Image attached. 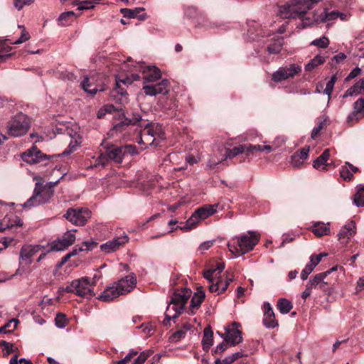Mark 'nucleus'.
<instances>
[{"instance_id": "nucleus-1", "label": "nucleus", "mask_w": 364, "mask_h": 364, "mask_svg": "<svg viewBox=\"0 0 364 364\" xmlns=\"http://www.w3.org/2000/svg\"><path fill=\"white\" fill-rule=\"evenodd\" d=\"M141 72L144 79L143 90L146 95L155 96L158 94H166L168 92V81L163 80L155 85H149V82H154L161 77L160 70L156 66H143Z\"/></svg>"}, {"instance_id": "nucleus-2", "label": "nucleus", "mask_w": 364, "mask_h": 364, "mask_svg": "<svg viewBox=\"0 0 364 364\" xmlns=\"http://www.w3.org/2000/svg\"><path fill=\"white\" fill-rule=\"evenodd\" d=\"M192 291L188 288H183L176 291L166 308L164 324L169 325L171 320L176 318L183 311L185 306L191 296Z\"/></svg>"}, {"instance_id": "nucleus-3", "label": "nucleus", "mask_w": 364, "mask_h": 364, "mask_svg": "<svg viewBox=\"0 0 364 364\" xmlns=\"http://www.w3.org/2000/svg\"><path fill=\"white\" fill-rule=\"evenodd\" d=\"M260 239V234L255 231H248L228 244L229 251L236 257L252 250Z\"/></svg>"}, {"instance_id": "nucleus-4", "label": "nucleus", "mask_w": 364, "mask_h": 364, "mask_svg": "<svg viewBox=\"0 0 364 364\" xmlns=\"http://www.w3.org/2000/svg\"><path fill=\"white\" fill-rule=\"evenodd\" d=\"M225 269L223 263H218L215 268H211L204 272V277L209 282V290L210 292L217 294H223L227 289L232 279L223 280L220 276V273Z\"/></svg>"}, {"instance_id": "nucleus-5", "label": "nucleus", "mask_w": 364, "mask_h": 364, "mask_svg": "<svg viewBox=\"0 0 364 364\" xmlns=\"http://www.w3.org/2000/svg\"><path fill=\"white\" fill-rule=\"evenodd\" d=\"M321 0H291L280 8L284 18H301L306 13Z\"/></svg>"}, {"instance_id": "nucleus-6", "label": "nucleus", "mask_w": 364, "mask_h": 364, "mask_svg": "<svg viewBox=\"0 0 364 364\" xmlns=\"http://www.w3.org/2000/svg\"><path fill=\"white\" fill-rule=\"evenodd\" d=\"M136 154V148L132 145H126L117 146L112 145L108 147L105 153L101 154L97 159V164L105 166L108 160H112L114 163L120 164L123 159L129 155L132 156Z\"/></svg>"}, {"instance_id": "nucleus-7", "label": "nucleus", "mask_w": 364, "mask_h": 364, "mask_svg": "<svg viewBox=\"0 0 364 364\" xmlns=\"http://www.w3.org/2000/svg\"><path fill=\"white\" fill-rule=\"evenodd\" d=\"M95 282L87 277H82L80 279L73 280L68 284L65 291L69 293L87 299L92 298L95 296L94 287Z\"/></svg>"}, {"instance_id": "nucleus-8", "label": "nucleus", "mask_w": 364, "mask_h": 364, "mask_svg": "<svg viewBox=\"0 0 364 364\" xmlns=\"http://www.w3.org/2000/svg\"><path fill=\"white\" fill-rule=\"evenodd\" d=\"M31 124V119L25 114L19 112L7 122V133L14 137L21 136L28 132Z\"/></svg>"}, {"instance_id": "nucleus-9", "label": "nucleus", "mask_w": 364, "mask_h": 364, "mask_svg": "<svg viewBox=\"0 0 364 364\" xmlns=\"http://www.w3.org/2000/svg\"><path fill=\"white\" fill-rule=\"evenodd\" d=\"M141 126H144V129L137 139L139 144L147 146L152 145L157 138L162 137L163 130L159 124H141Z\"/></svg>"}, {"instance_id": "nucleus-10", "label": "nucleus", "mask_w": 364, "mask_h": 364, "mask_svg": "<svg viewBox=\"0 0 364 364\" xmlns=\"http://www.w3.org/2000/svg\"><path fill=\"white\" fill-rule=\"evenodd\" d=\"M132 79L126 77L124 79H116L115 87L111 92V97L114 100L124 104L127 102V91L125 87L130 85L134 80H138L140 77L138 74L132 75Z\"/></svg>"}, {"instance_id": "nucleus-11", "label": "nucleus", "mask_w": 364, "mask_h": 364, "mask_svg": "<svg viewBox=\"0 0 364 364\" xmlns=\"http://www.w3.org/2000/svg\"><path fill=\"white\" fill-rule=\"evenodd\" d=\"M91 216L87 208H69L64 217L75 225H84Z\"/></svg>"}, {"instance_id": "nucleus-12", "label": "nucleus", "mask_w": 364, "mask_h": 364, "mask_svg": "<svg viewBox=\"0 0 364 364\" xmlns=\"http://www.w3.org/2000/svg\"><path fill=\"white\" fill-rule=\"evenodd\" d=\"M301 71V67L296 64H290L289 65L279 68L272 75L273 80L280 82L294 77Z\"/></svg>"}, {"instance_id": "nucleus-13", "label": "nucleus", "mask_w": 364, "mask_h": 364, "mask_svg": "<svg viewBox=\"0 0 364 364\" xmlns=\"http://www.w3.org/2000/svg\"><path fill=\"white\" fill-rule=\"evenodd\" d=\"M240 324L237 322H232L230 325L225 327V341L230 346H235L242 341V332L239 329Z\"/></svg>"}, {"instance_id": "nucleus-14", "label": "nucleus", "mask_w": 364, "mask_h": 364, "mask_svg": "<svg viewBox=\"0 0 364 364\" xmlns=\"http://www.w3.org/2000/svg\"><path fill=\"white\" fill-rule=\"evenodd\" d=\"M75 240V235L73 231H68L61 237L55 240L51 246L53 251H62L73 244Z\"/></svg>"}, {"instance_id": "nucleus-15", "label": "nucleus", "mask_w": 364, "mask_h": 364, "mask_svg": "<svg viewBox=\"0 0 364 364\" xmlns=\"http://www.w3.org/2000/svg\"><path fill=\"white\" fill-rule=\"evenodd\" d=\"M128 236L127 235H123L102 244L100 245V249L103 252L109 254L119 250L122 246L128 242Z\"/></svg>"}, {"instance_id": "nucleus-16", "label": "nucleus", "mask_w": 364, "mask_h": 364, "mask_svg": "<svg viewBox=\"0 0 364 364\" xmlns=\"http://www.w3.org/2000/svg\"><path fill=\"white\" fill-rule=\"evenodd\" d=\"M356 233V225L353 220L347 222L338 233V237L340 242L346 245L350 239Z\"/></svg>"}, {"instance_id": "nucleus-17", "label": "nucleus", "mask_w": 364, "mask_h": 364, "mask_svg": "<svg viewBox=\"0 0 364 364\" xmlns=\"http://www.w3.org/2000/svg\"><path fill=\"white\" fill-rule=\"evenodd\" d=\"M41 250L40 245H23L20 251V263L30 264L32 262L31 258Z\"/></svg>"}, {"instance_id": "nucleus-18", "label": "nucleus", "mask_w": 364, "mask_h": 364, "mask_svg": "<svg viewBox=\"0 0 364 364\" xmlns=\"http://www.w3.org/2000/svg\"><path fill=\"white\" fill-rule=\"evenodd\" d=\"M21 157L25 162L34 164L42 161L46 158V155L43 154L36 146H33L25 151Z\"/></svg>"}, {"instance_id": "nucleus-19", "label": "nucleus", "mask_w": 364, "mask_h": 364, "mask_svg": "<svg viewBox=\"0 0 364 364\" xmlns=\"http://www.w3.org/2000/svg\"><path fill=\"white\" fill-rule=\"evenodd\" d=\"M114 284L117 286V289L122 295L129 292L134 288L136 284V279L133 274L128 275Z\"/></svg>"}, {"instance_id": "nucleus-20", "label": "nucleus", "mask_w": 364, "mask_h": 364, "mask_svg": "<svg viewBox=\"0 0 364 364\" xmlns=\"http://www.w3.org/2000/svg\"><path fill=\"white\" fill-rule=\"evenodd\" d=\"M264 318L263 323L267 328H274L278 326V322L275 318L273 309L268 302L264 303Z\"/></svg>"}, {"instance_id": "nucleus-21", "label": "nucleus", "mask_w": 364, "mask_h": 364, "mask_svg": "<svg viewBox=\"0 0 364 364\" xmlns=\"http://www.w3.org/2000/svg\"><path fill=\"white\" fill-rule=\"evenodd\" d=\"M35 189H38V198L41 205L48 203L53 195L50 187L43 186L40 183H36Z\"/></svg>"}, {"instance_id": "nucleus-22", "label": "nucleus", "mask_w": 364, "mask_h": 364, "mask_svg": "<svg viewBox=\"0 0 364 364\" xmlns=\"http://www.w3.org/2000/svg\"><path fill=\"white\" fill-rule=\"evenodd\" d=\"M122 295L115 284L107 287L99 296L98 299L105 302H109Z\"/></svg>"}, {"instance_id": "nucleus-23", "label": "nucleus", "mask_w": 364, "mask_h": 364, "mask_svg": "<svg viewBox=\"0 0 364 364\" xmlns=\"http://www.w3.org/2000/svg\"><path fill=\"white\" fill-rule=\"evenodd\" d=\"M23 225L22 220L15 215H10L5 217L0 224V230L4 231L6 229L14 227H21Z\"/></svg>"}, {"instance_id": "nucleus-24", "label": "nucleus", "mask_w": 364, "mask_h": 364, "mask_svg": "<svg viewBox=\"0 0 364 364\" xmlns=\"http://www.w3.org/2000/svg\"><path fill=\"white\" fill-rule=\"evenodd\" d=\"M205 292L201 287L197 289V291L191 298L189 306V312L194 314L196 311L200 306L202 301L205 298Z\"/></svg>"}, {"instance_id": "nucleus-25", "label": "nucleus", "mask_w": 364, "mask_h": 364, "mask_svg": "<svg viewBox=\"0 0 364 364\" xmlns=\"http://www.w3.org/2000/svg\"><path fill=\"white\" fill-rule=\"evenodd\" d=\"M364 116V99H358L353 105V112L348 117V121H358Z\"/></svg>"}, {"instance_id": "nucleus-26", "label": "nucleus", "mask_w": 364, "mask_h": 364, "mask_svg": "<svg viewBox=\"0 0 364 364\" xmlns=\"http://www.w3.org/2000/svg\"><path fill=\"white\" fill-rule=\"evenodd\" d=\"M309 147L305 146L299 151L294 153L291 156V164L294 167H299L304 161L308 158Z\"/></svg>"}, {"instance_id": "nucleus-27", "label": "nucleus", "mask_w": 364, "mask_h": 364, "mask_svg": "<svg viewBox=\"0 0 364 364\" xmlns=\"http://www.w3.org/2000/svg\"><path fill=\"white\" fill-rule=\"evenodd\" d=\"M330 156V150L326 149L323 151L321 156H319L316 160L314 161L313 166L319 171H323L326 169L328 164H326Z\"/></svg>"}, {"instance_id": "nucleus-28", "label": "nucleus", "mask_w": 364, "mask_h": 364, "mask_svg": "<svg viewBox=\"0 0 364 364\" xmlns=\"http://www.w3.org/2000/svg\"><path fill=\"white\" fill-rule=\"evenodd\" d=\"M217 204L205 205L201 208H198L195 212L197 213L200 220H203L215 214L217 211Z\"/></svg>"}, {"instance_id": "nucleus-29", "label": "nucleus", "mask_w": 364, "mask_h": 364, "mask_svg": "<svg viewBox=\"0 0 364 364\" xmlns=\"http://www.w3.org/2000/svg\"><path fill=\"white\" fill-rule=\"evenodd\" d=\"M226 159L225 154L218 151L210 156L207 162V168L208 170H213L218 164H221Z\"/></svg>"}, {"instance_id": "nucleus-30", "label": "nucleus", "mask_w": 364, "mask_h": 364, "mask_svg": "<svg viewBox=\"0 0 364 364\" xmlns=\"http://www.w3.org/2000/svg\"><path fill=\"white\" fill-rule=\"evenodd\" d=\"M337 18L338 11H328L327 10H325L319 16L316 13L314 14V21L316 23H328Z\"/></svg>"}, {"instance_id": "nucleus-31", "label": "nucleus", "mask_w": 364, "mask_h": 364, "mask_svg": "<svg viewBox=\"0 0 364 364\" xmlns=\"http://www.w3.org/2000/svg\"><path fill=\"white\" fill-rule=\"evenodd\" d=\"M363 93H364V77L353 86L348 88L343 95V97L356 96Z\"/></svg>"}, {"instance_id": "nucleus-32", "label": "nucleus", "mask_w": 364, "mask_h": 364, "mask_svg": "<svg viewBox=\"0 0 364 364\" xmlns=\"http://www.w3.org/2000/svg\"><path fill=\"white\" fill-rule=\"evenodd\" d=\"M330 223H324L321 222L316 223L313 228V232L318 237L329 235L330 233Z\"/></svg>"}, {"instance_id": "nucleus-33", "label": "nucleus", "mask_w": 364, "mask_h": 364, "mask_svg": "<svg viewBox=\"0 0 364 364\" xmlns=\"http://www.w3.org/2000/svg\"><path fill=\"white\" fill-rule=\"evenodd\" d=\"M92 81V78L85 77L82 82V87L86 92L95 95L97 91H103L105 90L102 87H97L96 85H94Z\"/></svg>"}, {"instance_id": "nucleus-34", "label": "nucleus", "mask_w": 364, "mask_h": 364, "mask_svg": "<svg viewBox=\"0 0 364 364\" xmlns=\"http://www.w3.org/2000/svg\"><path fill=\"white\" fill-rule=\"evenodd\" d=\"M197 213L194 212L192 215L186 220L185 225L178 226L180 230L183 231H188L196 228L200 222Z\"/></svg>"}, {"instance_id": "nucleus-35", "label": "nucleus", "mask_w": 364, "mask_h": 364, "mask_svg": "<svg viewBox=\"0 0 364 364\" xmlns=\"http://www.w3.org/2000/svg\"><path fill=\"white\" fill-rule=\"evenodd\" d=\"M264 34L263 28H261L257 23H254L250 26L248 29V36L252 41L259 40Z\"/></svg>"}, {"instance_id": "nucleus-36", "label": "nucleus", "mask_w": 364, "mask_h": 364, "mask_svg": "<svg viewBox=\"0 0 364 364\" xmlns=\"http://www.w3.org/2000/svg\"><path fill=\"white\" fill-rule=\"evenodd\" d=\"M192 325L188 323H185L180 329L176 331L171 337L170 340L171 342H178L181 338H184L187 331L191 330Z\"/></svg>"}, {"instance_id": "nucleus-37", "label": "nucleus", "mask_w": 364, "mask_h": 364, "mask_svg": "<svg viewBox=\"0 0 364 364\" xmlns=\"http://www.w3.org/2000/svg\"><path fill=\"white\" fill-rule=\"evenodd\" d=\"M358 171V168L350 164L348 162L345 164L341 170V176L344 180H350L354 173Z\"/></svg>"}, {"instance_id": "nucleus-38", "label": "nucleus", "mask_w": 364, "mask_h": 364, "mask_svg": "<svg viewBox=\"0 0 364 364\" xmlns=\"http://www.w3.org/2000/svg\"><path fill=\"white\" fill-rule=\"evenodd\" d=\"M246 149V144H240L238 146L234 147L233 149H226L225 154L227 159L233 158L241 154H245L247 156Z\"/></svg>"}, {"instance_id": "nucleus-39", "label": "nucleus", "mask_w": 364, "mask_h": 364, "mask_svg": "<svg viewBox=\"0 0 364 364\" xmlns=\"http://www.w3.org/2000/svg\"><path fill=\"white\" fill-rule=\"evenodd\" d=\"M213 331L210 327L205 328L202 343L203 348H209L213 345Z\"/></svg>"}, {"instance_id": "nucleus-40", "label": "nucleus", "mask_w": 364, "mask_h": 364, "mask_svg": "<svg viewBox=\"0 0 364 364\" xmlns=\"http://www.w3.org/2000/svg\"><path fill=\"white\" fill-rule=\"evenodd\" d=\"M324 62L325 58L320 55H317L305 65V70L306 71H311Z\"/></svg>"}, {"instance_id": "nucleus-41", "label": "nucleus", "mask_w": 364, "mask_h": 364, "mask_svg": "<svg viewBox=\"0 0 364 364\" xmlns=\"http://www.w3.org/2000/svg\"><path fill=\"white\" fill-rule=\"evenodd\" d=\"M277 306L280 313L283 314H288L292 309L291 303L286 299H279Z\"/></svg>"}, {"instance_id": "nucleus-42", "label": "nucleus", "mask_w": 364, "mask_h": 364, "mask_svg": "<svg viewBox=\"0 0 364 364\" xmlns=\"http://www.w3.org/2000/svg\"><path fill=\"white\" fill-rule=\"evenodd\" d=\"M283 45V38L279 37L274 41L269 44L267 47V50L271 54H276L280 52Z\"/></svg>"}, {"instance_id": "nucleus-43", "label": "nucleus", "mask_w": 364, "mask_h": 364, "mask_svg": "<svg viewBox=\"0 0 364 364\" xmlns=\"http://www.w3.org/2000/svg\"><path fill=\"white\" fill-rule=\"evenodd\" d=\"M41 203L38 198V189H34L32 196L24 203L22 206L23 208H31L40 205Z\"/></svg>"}, {"instance_id": "nucleus-44", "label": "nucleus", "mask_w": 364, "mask_h": 364, "mask_svg": "<svg viewBox=\"0 0 364 364\" xmlns=\"http://www.w3.org/2000/svg\"><path fill=\"white\" fill-rule=\"evenodd\" d=\"M353 203L358 207L364 206V186L358 188L354 196Z\"/></svg>"}, {"instance_id": "nucleus-45", "label": "nucleus", "mask_w": 364, "mask_h": 364, "mask_svg": "<svg viewBox=\"0 0 364 364\" xmlns=\"http://www.w3.org/2000/svg\"><path fill=\"white\" fill-rule=\"evenodd\" d=\"M337 80L336 75H333L330 79V80L327 82L326 88L323 92L328 95V102L331 100V95L333 90L334 85Z\"/></svg>"}, {"instance_id": "nucleus-46", "label": "nucleus", "mask_w": 364, "mask_h": 364, "mask_svg": "<svg viewBox=\"0 0 364 364\" xmlns=\"http://www.w3.org/2000/svg\"><path fill=\"white\" fill-rule=\"evenodd\" d=\"M247 156H256L257 152H262V145H253L251 144H246Z\"/></svg>"}, {"instance_id": "nucleus-47", "label": "nucleus", "mask_w": 364, "mask_h": 364, "mask_svg": "<svg viewBox=\"0 0 364 364\" xmlns=\"http://www.w3.org/2000/svg\"><path fill=\"white\" fill-rule=\"evenodd\" d=\"M311 45L320 48H326L329 45V40L327 37L323 36L311 41Z\"/></svg>"}, {"instance_id": "nucleus-48", "label": "nucleus", "mask_w": 364, "mask_h": 364, "mask_svg": "<svg viewBox=\"0 0 364 364\" xmlns=\"http://www.w3.org/2000/svg\"><path fill=\"white\" fill-rule=\"evenodd\" d=\"M144 10V8H136L134 9H122V13L125 17L128 18H136L138 16L139 13Z\"/></svg>"}, {"instance_id": "nucleus-49", "label": "nucleus", "mask_w": 364, "mask_h": 364, "mask_svg": "<svg viewBox=\"0 0 364 364\" xmlns=\"http://www.w3.org/2000/svg\"><path fill=\"white\" fill-rule=\"evenodd\" d=\"M330 274V271H326L325 272L319 273L316 274L314 278L310 280L314 284V289H317L319 286V283L321 282L322 279H326L328 274Z\"/></svg>"}, {"instance_id": "nucleus-50", "label": "nucleus", "mask_w": 364, "mask_h": 364, "mask_svg": "<svg viewBox=\"0 0 364 364\" xmlns=\"http://www.w3.org/2000/svg\"><path fill=\"white\" fill-rule=\"evenodd\" d=\"M153 353L151 350L143 351L134 360L133 364H144L147 358Z\"/></svg>"}, {"instance_id": "nucleus-51", "label": "nucleus", "mask_w": 364, "mask_h": 364, "mask_svg": "<svg viewBox=\"0 0 364 364\" xmlns=\"http://www.w3.org/2000/svg\"><path fill=\"white\" fill-rule=\"evenodd\" d=\"M55 326L58 328H65L67 324V319L65 314H58L55 318Z\"/></svg>"}, {"instance_id": "nucleus-52", "label": "nucleus", "mask_w": 364, "mask_h": 364, "mask_svg": "<svg viewBox=\"0 0 364 364\" xmlns=\"http://www.w3.org/2000/svg\"><path fill=\"white\" fill-rule=\"evenodd\" d=\"M326 256H327L326 253H320L318 255H312L310 257V261L308 264H310L314 268H315V267H316L319 264L321 259Z\"/></svg>"}, {"instance_id": "nucleus-53", "label": "nucleus", "mask_w": 364, "mask_h": 364, "mask_svg": "<svg viewBox=\"0 0 364 364\" xmlns=\"http://www.w3.org/2000/svg\"><path fill=\"white\" fill-rule=\"evenodd\" d=\"M304 16H303L301 18H299L301 21V23L299 25L297 26L298 28H306L309 26H312L314 23H317L315 21H314V17L313 18H311L309 17H304Z\"/></svg>"}, {"instance_id": "nucleus-54", "label": "nucleus", "mask_w": 364, "mask_h": 364, "mask_svg": "<svg viewBox=\"0 0 364 364\" xmlns=\"http://www.w3.org/2000/svg\"><path fill=\"white\" fill-rule=\"evenodd\" d=\"M0 346L4 350H6V354L15 352L17 350V348L14 345V343L5 341H0Z\"/></svg>"}, {"instance_id": "nucleus-55", "label": "nucleus", "mask_w": 364, "mask_h": 364, "mask_svg": "<svg viewBox=\"0 0 364 364\" xmlns=\"http://www.w3.org/2000/svg\"><path fill=\"white\" fill-rule=\"evenodd\" d=\"M326 119H325L323 121L319 122L318 123V125L313 129L312 132H311V137L313 139L317 137L319 135L320 132L323 129L324 125L326 124Z\"/></svg>"}, {"instance_id": "nucleus-56", "label": "nucleus", "mask_w": 364, "mask_h": 364, "mask_svg": "<svg viewBox=\"0 0 364 364\" xmlns=\"http://www.w3.org/2000/svg\"><path fill=\"white\" fill-rule=\"evenodd\" d=\"M314 269V268L310 264H307L301 271V279L302 280H306L309 275L313 272Z\"/></svg>"}, {"instance_id": "nucleus-57", "label": "nucleus", "mask_w": 364, "mask_h": 364, "mask_svg": "<svg viewBox=\"0 0 364 364\" xmlns=\"http://www.w3.org/2000/svg\"><path fill=\"white\" fill-rule=\"evenodd\" d=\"M97 245V243L92 241L83 242L82 246L79 248L80 251H89L93 250Z\"/></svg>"}, {"instance_id": "nucleus-58", "label": "nucleus", "mask_w": 364, "mask_h": 364, "mask_svg": "<svg viewBox=\"0 0 364 364\" xmlns=\"http://www.w3.org/2000/svg\"><path fill=\"white\" fill-rule=\"evenodd\" d=\"M30 38V35L28 32H27L26 30H23L21 35L20 38L16 40V41L11 43V44L17 45L23 43L26 41H27Z\"/></svg>"}, {"instance_id": "nucleus-59", "label": "nucleus", "mask_w": 364, "mask_h": 364, "mask_svg": "<svg viewBox=\"0 0 364 364\" xmlns=\"http://www.w3.org/2000/svg\"><path fill=\"white\" fill-rule=\"evenodd\" d=\"M8 39H0V53H9L11 50V46L7 44Z\"/></svg>"}, {"instance_id": "nucleus-60", "label": "nucleus", "mask_w": 364, "mask_h": 364, "mask_svg": "<svg viewBox=\"0 0 364 364\" xmlns=\"http://www.w3.org/2000/svg\"><path fill=\"white\" fill-rule=\"evenodd\" d=\"M33 0H14V6L21 10L25 5L32 3Z\"/></svg>"}, {"instance_id": "nucleus-61", "label": "nucleus", "mask_w": 364, "mask_h": 364, "mask_svg": "<svg viewBox=\"0 0 364 364\" xmlns=\"http://www.w3.org/2000/svg\"><path fill=\"white\" fill-rule=\"evenodd\" d=\"M75 13L73 11H67L61 14L58 18V21L60 22L62 26H65L66 23H63V21H66L69 17L74 16Z\"/></svg>"}, {"instance_id": "nucleus-62", "label": "nucleus", "mask_w": 364, "mask_h": 364, "mask_svg": "<svg viewBox=\"0 0 364 364\" xmlns=\"http://www.w3.org/2000/svg\"><path fill=\"white\" fill-rule=\"evenodd\" d=\"M18 323V321L17 319L13 318L11 320H10L8 323H6L4 325V326L6 328H8V332H12L16 329Z\"/></svg>"}, {"instance_id": "nucleus-63", "label": "nucleus", "mask_w": 364, "mask_h": 364, "mask_svg": "<svg viewBox=\"0 0 364 364\" xmlns=\"http://www.w3.org/2000/svg\"><path fill=\"white\" fill-rule=\"evenodd\" d=\"M213 244V241H205L200 245L198 250L200 253H203L205 251L209 250L210 248V247H212Z\"/></svg>"}, {"instance_id": "nucleus-64", "label": "nucleus", "mask_w": 364, "mask_h": 364, "mask_svg": "<svg viewBox=\"0 0 364 364\" xmlns=\"http://www.w3.org/2000/svg\"><path fill=\"white\" fill-rule=\"evenodd\" d=\"M10 364H32V363L25 358H21L18 360L17 357L15 355L11 358Z\"/></svg>"}]
</instances>
